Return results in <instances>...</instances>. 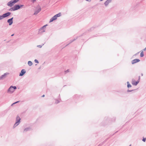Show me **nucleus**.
Masks as SVG:
<instances>
[{"mask_svg":"<svg viewBox=\"0 0 146 146\" xmlns=\"http://www.w3.org/2000/svg\"><path fill=\"white\" fill-rule=\"evenodd\" d=\"M9 74V73L7 72H6L3 75H2L0 77V80H3L5 78L6 76L7 75Z\"/></svg>","mask_w":146,"mask_h":146,"instance_id":"20e7f679","label":"nucleus"},{"mask_svg":"<svg viewBox=\"0 0 146 146\" xmlns=\"http://www.w3.org/2000/svg\"><path fill=\"white\" fill-rule=\"evenodd\" d=\"M13 89H14V91L16 89L17 87L15 86H13Z\"/></svg>","mask_w":146,"mask_h":146,"instance_id":"cd10ccee","label":"nucleus"},{"mask_svg":"<svg viewBox=\"0 0 146 146\" xmlns=\"http://www.w3.org/2000/svg\"><path fill=\"white\" fill-rule=\"evenodd\" d=\"M42 45H38L37 46V47L41 48L42 47Z\"/></svg>","mask_w":146,"mask_h":146,"instance_id":"bb28decb","label":"nucleus"},{"mask_svg":"<svg viewBox=\"0 0 146 146\" xmlns=\"http://www.w3.org/2000/svg\"><path fill=\"white\" fill-rule=\"evenodd\" d=\"M78 38V37H76V38H74V39H73L72 40H70V42H69V44H70L71 43H72V42H73V41H74V40H76Z\"/></svg>","mask_w":146,"mask_h":146,"instance_id":"aec40b11","label":"nucleus"},{"mask_svg":"<svg viewBox=\"0 0 146 146\" xmlns=\"http://www.w3.org/2000/svg\"><path fill=\"white\" fill-rule=\"evenodd\" d=\"M20 120L21 118H20V117H19V116H17L16 118L15 123L13 126V128H15L19 124L20 122Z\"/></svg>","mask_w":146,"mask_h":146,"instance_id":"f257e3e1","label":"nucleus"},{"mask_svg":"<svg viewBox=\"0 0 146 146\" xmlns=\"http://www.w3.org/2000/svg\"><path fill=\"white\" fill-rule=\"evenodd\" d=\"M133 90H127V91L128 92H131Z\"/></svg>","mask_w":146,"mask_h":146,"instance_id":"72a5a7b5","label":"nucleus"},{"mask_svg":"<svg viewBox=\"0 0 146 146\" xmlns=\"http://www.w3.org/2000/svg\"><path fill=\"white\" fill-rule=\"evenodd\" d=\"M139 53V52H137L136 54H135V55H136L137 54H138Z\"/></svg>","mask_w":146,"mask_h":146,"instance_id":"4c0bfd02","label":"nucleus"},{"mask_svg":"<svg viewBox=\"0 0 146 146\" xmlns=\"http://www.w3.org/2000/svg\"><path fill=\"white\" fill-rule=\"evenodd\" d=\"M129 146H131V145H129Z\"/></svg>","mask_w":146,"mask_h":146,"instance_id":"a19ab883","label":"nucleus"},{"mask_svg":"<svg viewBox=\"0 0 146 146\" xmlns=\"http://www.w3.org/2000/svg\"><path fill=\"white\" fill-rule=\"evenodd\" d=\"M140 79V76H139V79H138V81H139Z\"/></svg>","mask_w":146,"mask_h":146,"instance_id":"473e14b6","label":"nucleus"},{"mask_svg":"<svg viewBox=\"0 0 146 146\" xmlns=\"http://www.w3.org/2000/svg\"><path fill=\"white\" fill-rule=\"evenodd\" d=\"M9 11H15V8L14 7L11 8L9 9Z\"/></svg>","mask_w":146,"mask_h":146,"instance_id":"f3484780","label":"nucleus"},{"mask_svg":"<svg viewBox=\"0 0 146 146\" xmlns=\"http://www.w3.org/2000/svg\"><path fill=\"white\" fill-rule=\"evenodd\" d=\"M144 50L145 51V50H146V47L144 49Z\"/></svg>","mask_w":146,"mask_h":146,"instance_id":"c9c22d12","label":"nucleus"},{"mask_svg":"<svg viewBox=\"0 0 146 146\" xmlns=\"http://www.w3.org/2000/svg\"><path fill=\"white\" fill-rule=\"evenodd\" d=\"M26 73V71L24 69H22L20 73L19 74V76H23L25 73Z\"/></svg>","mask_w":146,"mask_h":146,"instance_id":"1a4fd4ad","label":"nucleus"},{"mask_svg":"<svg viewBox=\"0 0 146 146\" xmlns=\"http://www.w3.org/2000/svg\"><path fill=\"white\" fill-rule=\"evenodd\" d=\"M140 60L138 59H135L131 61V63L132 64H133L136 63L137 62L140 61Z\"/></svg>","mask_w":146,"mask_h":146,"instance_id":"0eeeda50","label":"nucleus"},{"mask_svg":"<svg viewBox=\"0 0 146 146\" xmlns=\"http://www.w3.org/2000/svg\"><path fill=\"white\" fill-rule=\"evenodd\" d=\"M60 102V101H59V100H56V101L55 102V103L57 104Z\"/></svg>","mask_w":146,"mask_h":146,"instance_id":"5701e85b","label":"nucleus"},{"mask_svg":"<svg viewBox=\"0 0 146 146\" xmlns=\"http://www.w3.org/2000/svg\"><path fill=\"white\" fill-rule=\"evenodd\" d=\"M44 95H43L42 96V97H44Z\"/></svg>","mask_w":146,"mask_h":146,"instance_id":"e433bc0d","label":"nucleus"},{"mask_svg":"<svg viewBox=\"0 0 146 146\" xmlns=\"http://www.w3.org/2000/svg\"><path fill=\"white\" fill-rule=\"evenodd\" d=\"M41 10V9L40 7L39 6L38 7V9H37L36 10V11L34 13V15L37 14L38 13H39L40 11Z\"/></svg>","mask_w":146,"mask_h":146,"instance_id":"6e6552de","label":"nucleus"},{"mask_svg":"<svg viewBox=\"0 0 146 146\" xmlns=\"http://www.w3.org/2000/svg\"><path fill=\"white\" fill-rule=\"evenodd\" d=\"M112 0H107L105 3L104 4L106 6H107L108 4L111 2Z\"/></svg>","mask_w":146,"mask_h":146,"instance_id":"ddd939ff","label":"nucleus"},{"mask_svg":"<svg viewBox=\"0 0 146 146\" xmlns=\"http://www.w3.org/2000/svg\"><path fill=\"white\" fill-rule=\"evenodd\" d=\"M15 3L14 2H13V0H11V1H9V2L7 3V5L8 6H9V7H11L12 6H13L14 4Z\"/></svg>","mask_w":146,"mask_h":146,"instance_id":"39448f33","label":"nucleus"},{"mask_svg":"<svg viewBox=\"0 0 146 146\" xmlns=\"http://www.w3.org/2000/svg\"><path fill=\"white\" fill-rule=\"evenodd\" d=\"M127 87L128 88H129V87H131V85H130V84H129V82H127Z\"/></svg>","mask_w":146,"mask_h":146,"instance_id":"6ab92c4d","label":"nucleus"},{"mask_svg":"<svg viewBox=\"0 0 146 146\" xmlns=\"http://www.w3.org/2000/svg\"><path fill=\"white\" fill-rule=\"evenodd\" d=\"M146 138H143V139L142 140L144 142H145V140H146Z\"/></svg>","mask_w":146,"mask_h":146,"instance_id":"c756f323","label":"nucleus"},{"mask_svg":"<svg viewBox=\"0 0 146 146\" xmlns=\"http://www.w3.org/2000/svg\"><path fill=\"white\" fill-rule=\"evenodd\" d=\"M20 7H21L23 6V5H20Z\"/></svg>","mask_w":146,"mask_h":146,"instance_id":"f704fd0d","label":"nucleus"},{"mask_svg":"<svg viewBox=\"0 0 146 146\" xmlns=\"http://www.w3.org/2000/svg\"><path fill=\"white\" fill-rule=\"evenodd\" d=\"M141 75L142 76H143V74H141Z\"/></svg>","mask_w":146,"mask_h":146,"instance_id":"ea45409f","label":"nucleus"},{"mask_svg":"<svg viewBox=\"0 0 146 146\" xmlns=\"http://www.w3.org/2000/svg\"><path fill=\"white\" fill-rule=\"evenodd\" d=\"M139 82V81L138 80L137 81H135L133 80L132 81V84L133 85L136 86Z\"/></svg>","mask_w":146,"mask_h":146,"instance_id":"f8f14e48","label":"nucleus"},{"mask_svg":"<svg viewBox=\"0 0 146 146\" xmlns=\"http://www.w3.org/2000/svg\"><path fill=\"white\" fill-rule=\"evenodd\" d=\"M86 1H88L89 2H90L91 1V0H85Z\"/></svg>","mask_w":146,"mask_h":146,"instance_id":"2f4dec72","label":"nucleus"},{"mask_svg":"<svg viewBox=\"0 0 146 146\" xmlns=\"http://www.w3.org/2000/svg\"><path fill=\"white\" fill-rule=\"evenodd\" d=\"M47 25H45L41 28H40L39 30V33H42L43 32H44L45 31V27Z\"/></svg>","mask_w":146,"mask_h":146,"instance_id":"f03ea898","label":"nucleus"},{"mask_svg":"<svg viewBox=\"0 0 146 146\" xmlns=\"http://www.w3.org/2000/svg\"><path fill=\"white\" fill-rule=\"evenodd\" d=\"M57 18L56 17V16L55 15L54 16H53V17H52L51 19H50V22H52L53 21L56 20L57 19Z\"/></svg>","mask_w":146,"mask_h":146,"instance_id":"9b49d317","label":"nucleus"},{"mask_svg":"<svg viewBox=\"0 0 146 146\" xmlns=\"http://www.w3.org/2000/svg\"><path fill=\"white\" fill-rule=\"evenodd\" d=\"M4 18H5L3 15H0V20H2Z\"/></svg>","mask_w":146,"mask_h":146,"instance_id":"4be33fe9","label":"nucleus"},{"mask_svg":"<svg viewBox=\"0 0 146 146\" xmlns=\"http://www.w3.org/2000/svg\"><path fill=\"white\" fill-rule=\"evenodd\" d=\"M14 92L13 86H11L7 90V92L9 93H12Z\"/></svg>","mask_w":146,"mask_h":146,"instance_id":"7ed1b4c3","label":"nucleus"},{"mask_svg":"<svg viewBox=\"0 0 146 146\" xmlns=\"http://www.w3.org/2000/svg\"><path fill=\"white\" fill-rule=\"evenodd\" d=\"M11 13L10 12H8L3 14V15L4 18H5L9 16L11 14Z\"/></svg>","mask_w":146,"mask_h":146,"instance_id":"9d476101","label":"nucleus"},{"mask_svg":"<svg viewBox=\"0 0 146 146\" xmlns=\"http://www.w3.org/2000/svg\"><path fill=\"white\" fill-rule=\"evenodd\" d=\"M61 15V14L60 13H59L56 15H55V16H56V17L57 18L58 17H60V16Z\"/></svg>","mask_w":146,"mask_h":146,"instance_id":"a211bd4d","label":"nucleus"},{"mask_svg":"<svg viewBox=\"0 0 146 146\" xmlns=\"http://www.w3.org/2000/svg\"><path fill=\"white\" fill-rule=\"evenodd\" d=\"M31 130V128L30 127H27L25 128L24 130V132H26L27 131H30Z\"/></svg>","mask_w":146,"mask_h":146,"instance_id":"2eb2a0df","label":"nucleus"},{"mask_svg":"<svg viewBox=\"0 0 146 146\" xmlns=\"http://www.w3.org/2000/svg\"><path fill=\"white\" fill-rule=\"evenodd\" d=\"M15 3L18 2L19 0H13Z\"/></svg>","mask_w":146,"mask_h":146,"instance_id":"b1692460","label":"nucleus"},{"mask_svg":"<svg viewBox=\"0 0 146 146\" xmlns=\"http://www.w3.org/2000/svg\"><path fill=\"white\" fill-rule=\"evenodd\" d=\"M13 17L8 19L7 21V22L9 23V25H11L13 23Z\"/></svg>","mask_w":146,"mask_h":146,"instance_id":"423d86ee","label":"nucleus"},{"mask_svg":"<svg viewBox=\"0 0 146 146\" xmlns=\"http://www.w3.org/2000/svg\"><path fill=\"white\" fill-rule=\"evenodd\" d=\"M144 56L143 52V51H142L140 54V56L141 57H143Z\"/></svg>","mask_w":146,"mask_h":146,"instance_id":"412c9836","label":"nucleus"},{"mask_svg":"<svg viewBox=\"0 0 146 146\" xmlns=\"http://www.w3.org/2000/svg\"><path fill=\"white\" fill-rule=\"evenodd\" d=\"M28 64L29 66H31L32 65L33 63L31 61H29L28 62Z\"/></svg>","mask_w":146,"mask_h":146,"instance_id":"dca6fc26","label":"nucleus"},{"mask_svg":"<svg viewBox=\"0 0 146 146\" xmlns=\"http://www.w3.org/2000/svg\"><path fill=\"white\" fill-rule=\"evenodd\" d=\"M13 35H14V34H12V35H11V36H13Z\"/></svg>","mask_w":146,"mask_h":146,"instance_id":"58836bf2","label":"nucleus"},{"mask_svg":"<svg viewBox=\"0 0 146 146\" xmlns=\"http://www.w3.org/2000/svg\"><path fill=\"white\" fill-rule=\"evenodd\" d=\"M69 72V70H67L65 71V72L66 73H67V72Z\"/></svg>","mask_w":146,"mask_h":146,"instance_id":"c85d7f7f","label":"nucleus"},{"mask_svg":"<svg viewBox=\"0 0 146 146\" xmlns=\"http://www.w3.org/2000/svg\"><path fill=\"white\" fill-rule=\"evenodd\" d=\"M14 7L15 8V10H16L19 9L21 7H20L19 5H15L14 6Z\"/></svg>","mask_w":146,"mask_h":146,"instance_id":"4468645a","label":"nucleus"},{"mask_svg":"<svg viewBox=\"0 0 146 146\" xmlns=\"http://www.w3.org/2000/svg\"><path fill=\"white\" fill-rule=\"evenodd\" d=\"M35 62L36 63H37L38 64L39 63V62H38V61L36 59H35Z\"/></svg>","mask_w":146,"mask_h":146,"instance_id":"393cba45","label":"nucleus"},{"mask_svg":"<svg viewBox=\"0 0 146 146\" xmlns=\"http://www.w3.org/2000/svg\"><path fill=\"white\" fill-rule=\"evenodd\" d=\"M19 102V101H18L17 102H16L13 103V104H12V105H11V106H13V105H14V104H16L18 102Z\"/></svg>","mask_w":146,"mask_h":146,"instance_id":"a878e982","label":"nucleus"},{"mask_svg":"<svg viewBox=\"0 0 146 146\" xmlns=\"http://www.w3.org/2000/svg\"><path fill=\"white\" fill-rule=\"evenodd\" d=\"M36 0H32V2L34 3L35 2Z\"/></svg>","mask_w":146,"mask_h":146,"instance_id":"7c9ffc66","label":"nucleus"}]
</instances>
